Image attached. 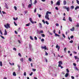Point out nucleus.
Here are the masks:
<instances>
[{
	"label": "nucleus",
	"mask_w": 79,
	"mask_h": 79,
	"mask_svg": "<svg viewBox=\"0 0 79 79\" xmlns=\"http://www.w3.org/2000/svg\"><path fill=\"white\" fill-rule=\"evenodd\" d=\"M58 67H61V69H62V68H64V67L62 66L61 65H60V66H58Z\"/></svg>",
	"instance_id": "nucleus-36"
},
{
	"label": "nucleus",
	"mask_w": 79,
	"mask_h": 79,
	"mask_svg": "<svg viewBox=\"0 0 79 79\" xmlns=\"http://www.w3.org/2000/svg\"><path fill=\"white\" fill-rule=\"evenodd\" d=\"M38 15H39V18H40L41 17V15H39V14H38Z\"/></svg>",
	"instance_id": "nucleus-53"
},
{
	"label": "nucleus",
	"mask_w": 79,
	"mask_h": 79,
	"mask_svg": "<svg viewBox=\"0 0 79 79\" xmlns=\"http://www.w3.org/2000/svg\"><path fill=\"white\" fill-rule=\"evenodd\" d=\"M67 49V48H64V51H65H65H66V50Z\"/></svg>",
	"instance_id": "nucleus-57"
},
{
	"label": "nucleus",
	"mask_w": 79,
	"mask_h": 79,
	"mask_svg": "<svg viewBox=\"0 0 79 79\" xmlns=\"http://www.w3.org/2000/svg\"><path fill=\"white\" fill-rule=\"evenodd\" d=\"M69 21H70V22H72V21H73L72 18L70 17H69Z\"/></svg>",
	"instance_id": "nucleus-10"
},
{
	"label": "nucleus",
	"mask_w": 79,
	"mask_h": 79,
	"mask_svg": "<svg viewBox=\"0 0 79 79\" xmlns=\"http://www.w3.org/2000/svg\"><path fill=\"white\" fill-rule=\"evenodd\" d=\"M23 75H24V76H26V72H25L24 73Z\"/></svg>",
	"instance_id": "nucleus-31"
},
{
	"label": "nucleus",
	"mask_w": 79,
	"mask_h": 79,
	"mask_svg": "<svg viewBox=\"0 0 79 79\" xmlns=\"http://www.w3.org/2000/svg\"><path fill=\"white\" fill-rule=\"evenodd\" d=\"M37 10V8H35L34 10V13H36V11H37V10Z\"/></svg>",
	"instance_id": "nucleus-27"
},
{
	"label": "nucleus",
	"mask_w": 79,
	"mask_h": 79,
	"mask_svg": "<svg viewBox=\"0 0 79 79\" xmlns=\"http://www.w3.org/2000/svg\"><path fill=\"white\" fill-rule=\"evenodd\" d=\"M76 27H79V23L77 24L76 26Z\"/></svg>",
	"instance_id": "nucleus-40"
},
{
	"label": "nucleus",
	"mask_w": 79,
	"mask_h": 79,
	"mask_svg": "<svg viewBox=\"0 0 79 79\" xmlns=\"http://www.w3.org/2000/svg\"><path fill=\"white\" fill-rule=\"evenodd\" d=\"M41 36H42V37H45V34H41Z\"/></svg>",
	"instance_id": "nucleus-25"
},
{
	"label": "nucleus",
	"mask_w": 79,
	"mask_h": 79,
	"mask_svg": "<svg viewBox=\"0 0 79 79\" xmlns=\"http://www.w3.org/2000/svg\"><path fill=\"white\" fill-rule=\"evenodd\" d=\"M4 35H7V31L6 30V29L4 30Z\"/></svg>",
	"instance_id": "nucleus-8"
},
{
	"label": "nucleus",
	"mask_w": 79,
	"mask_h": 79,
	"mask_svg": "<svg viewBox=\"0 0 79 79\" xmlns=\"http://www.w3.org/2000/svg\"><path fill=\"white\" fill-rule=\"evenodd\" d=\"M69 75V74H68V73H66L65 75V77H67Z\"/></svg>",
	"instance_id": "nucleus-19"
},
{
	"label": "nucleus",
	"mask_w": 79,
	"mask_h": 79,
	"mask_svg": "<svg viewBox=\"0 0 79 79\" xmlns=\"http://www.w3.org/2000/svg\"><path fill=\"white\" fill-rule=\"evenodd\" d=\"M13 50H15V51H16V48H13Z\"/></svg>",
	"instance_id": "nucleus-44"
},
{
	"label": "nucleus",
	"mask_w": 79,
	"mask_h": 79,
	"mask_svg": "<svg viewBox=\"0 0 79 79\" xmlns=\"http://www.w3.org/2000/svg\"><path fill=\"white\" fill-rule=\"evenodd\" d=\"M39 27H40V28H42V24L40 23H39Z\"/></svg>",
	"instance_id": "nucleus-13"
},
{
	"label": "nucleus",
	"mask_w": 79,
	"mask_h": 79,
	"mask_svg": "<svg viewBox=\"0 0 79 79\" xmlns=\"http://www.w3.org/2000/svg\"><path fill=\"white\" fill-rule=\"evenodd\" d=\"M40 33H44V31H40Z\"/></svg>",
	"instance_id": "nucleus-62"
},
{
	"label": "nucleus",
	"mask_w": 79,
	"mask_h": 79,
	"mask_svg": "<svg viewBox=\"0 0 79 79\" xmlns=\"http://www.w3.org/2000/svg\"><path fill=\"white\" fill-rule=\"evenodd\" d=\"M14 23L15 25L18 26V25H17V24H16V22H14Z\"/></svg>",
	"instance_id": "nucleus-34"
},
{
	"label": "nucleus",
	"mask_w": 79,
	"mask_h": 79,
	"mask_svg": "<svg viewBox=\"0 0 79 79\" xmlns=\"http://www.w3.org/2000/svg\"><path fill=\"white\" fill-rule=\"evenodd\" d=\"M79 6H76V7H75V10H77V9H79Z\"/></svg>",
	"instance_id": "nucleus-18"
},
{
	"label": "nucleus",
	"mask_w": 79,
	"mask_h": 79,
	"mask_svg": "<svg viewBox=\"0 0 79 79\" xmlns=\"http://www.w3.org/2000/svg\"><path fill=\"white\" fill-rule=\"evenodd\" d=\"M45 55H48V54L46 52V51H45Z\"/></svg>",
	"instance_id": "nucleus-61"
},
{
	"label": "nucleus",
	"mask_w": 79,
	"mask_h": 79,
	"mask_svg": "<svg viewBox=\"0 0 79 79\" xmlns=\"http://www.w3.org/2000/svg\"><path fill=\"white\" fill-rule=\"evenodd\" d=\"M0 33L1 35H3V33L2 32V31H1V30H0Z\"/></svg>",
	"instance_id": "nucleus-38"
},
{
	"label": "nucleus",
	"mask_w": 79,
	"mask_h": 79,
	"mask_svg": "<svg viewBox=\"0 0 79 79\" xmlns=\"http://www.w3.org/2000/svg\"><path fill=\"white\" fill-rule=\"evenodd\" d=\"M32 4H29L28 6V8H31L32 6Z\"/></svg>",
	"instance_id": "nucleus-12"
},
{
	"label": "nucleus",
	"mask_w": 79,
	"mask_h": 79,
	"mask_svg": "<svg viewBox=\"0 0 79 79\" xmlns=\"http://www.w3.org/2000/svg\"><path fill=\"white\" fill-rule=\"evenodd\" d=\"M33 74V72H31V73L30 74V76H32Z\"/></svg>",
	"instance_id": "nucleus-39"
},
{
	"label": "nucleus",
	"mask_w": 79,
	"mask_h": 79,
	"mask_svg": "<svg viewBox=\"0 0 79 79\" xmlns=\"http://www.w3.org/2000/svg\"><path fill=\"white\" fill-rule=\"evenodd\" d=\"M0 66H2V61H0Z\"/></svg>",
	"instance_id": "nucleus-23"
},
{
	"label": "nucleus",
	"mask_w": 79,
	"mask_h": 79,
	"mask_svg": "<svg viewBox=\"0 0 79 79\" xmlns=\"http://www.w3.org/2000/svg\"><path fill=\"white\" fill-rule=\"evenodd\" d=\"M52 12H50L49 11H47L46 13V15L45 16V19H48L49 20L50 19H49V15L48 14H51Z\"/></svg>",
	"instance_id": "nucleus-1"
},
{
	"label": "nucleus",
	"mask_w": 79,
	"mask_h": 79,
	"mask_svg": "<svg viewBox=\"0 0 79 79\" xmlns=\"http://www.w3.org/2000/svg\"><path fill=\"white\" fill-rule=\"evenodd\" d=\"M4 26L6 28V29H8L9 28H10V24L8 23H7L6 24H4Z\"/></svg>",
	"instance_id": "nucleus-2"
},
{
	"label": "nucleus",
	"mask_w": 79,
	"mask_h": 79,
	"mask_svg": "<svg viewBox=\"0 0 79 79\" xmlns=\"http://www.w3.org/2000/svg\"><path fill=\"white\" fill-rule=\"evenodd\" d=\"M47 24V25H48V24H49V23H48V21H46L45 22Z\"/></svg>",
	"instance_id": "nucleus-28"
},
{
	"label": "nucleus",
	"mask_w": 79,
	"mask_h": 79,
	"mask_svg": "<svg viewBox=\"0 0 79 79\" xmlns=\"http://www.w3.org/2000/svg\"><path fill=\"white\" fill-rule=\"evenodd\" d=\"M56 47V48H58L57 50L58 51H59V50H60V46H58V44H57Z\"/></svg>",
	"instance_id": "nucleus-5"
},
{
	"label": "nucleus",
	"mask_w": 79,
	"mask_h": 79,
	"mask_svg": "<svg viewBox=\"0 0 79 79\" xmlns=\"http://www.w3.org/2000/svg\"><path fill=\"white\" fill-rule=\"evenodd\" d=\"M55 9L56 10H58V7H55Z\"/></svg>",
	"instance_id": "nucleus-55"
},
{
	"label": "nucleus",
	"mask_w": 79,
	"mask_h": 79,
	"mask_svg": "<svg viewBox=\"0 0 79 79\" xmlns=\"http://www.w3.org/2000/svg\"><path fill=\"white\" fill-rule=\"evenodd\" d=\"M5 5L6 8V9H8V5H7L6 3H5Z\"/></svg>",
	"instance_id": "nucleus-11"
},
{
	"label": "nucleus",
	"mask_w": 79,
	"mask_h": 79,
	"mask_svg": "<svg viewBox=\"0 0 79 79\" xmlns=\"http://www.w3.org/2000/svg\"><path fill=\"white\" fill-rule=\"evenodd\" d=\"M30 25V24L29 23H28V24H27L26 25V26H29V25Z\"/></svg>",
	"instance_id": "nucleus-41"
},
{
	"label": "nucleus",
	"mask_w": 79,
	"mask_h": 79,
	"mask_svg": "<svg viewBox=\"0 0 79 79\" xmlns=\"http://www.w3.org/2000/svg\"><path fill=\"white\" fill-rule=\"evenodd\" d=\"M41 42H44V39H42L41 40Z\"/></svg>",
	"instance_id": "nucleus-46"
},
{
	"label": "nucleus",
	"mask_w": 79,
	"mask_h": 79,
	"mask_svg": "<svg viewBox=\"0 0 79 79\" xmlns=\"http://www.w3.org/2000/svg\"><path fill=\"white\" fill-rule=\"evenodd\" d=\"M32 70L33 71H36V69H33Z\"/></svg>",
	"instance_id": "nucleus-51"
},
{
	"label": "nucleus",
	"mask_w": 79,
	"mask_h": 79,
	"mask_svg": "<svg viewBox=\"0 0 79 79\" xmlns=\"http://www.w3.org/2000/svg\"><path fill=\"white\" fill-rule=\"evenodd\" d=\"M1 38L3 39H5V37H4L3 36H1Z\"/></svg>",
	"instance_id": "nucleus-52"
},
{
	"label": "nucleus",
	"mask_w": 79,
	"mask_h": 79,
	"mask_svg": "<svg viewBox=\"0 0 79 79\" xmlns=\"http://www.w3.org/2000/svg\"><path fill=\"white\" fill-rule=\"evenodd\" d=\"M18 42L19 43V44H21V41L20 40H18Z\"/></svg>",
	"instance_id": "nucleus-47"
},
{
	"label": "nucleus",
	"mask_w": 79,
	"mask_h": 79,
	"mask_svg": "<svg viewBox=\"0 0 79 79\" xmlns=\"http://www.w3.org/2000/svg\"><path fill=\"white\" fill-rule=\"evenodd\" d=\"M9 64H10V65H11V66H12V65H15V64L14 63H12V64L11 63L9 62Z\"/></svg>",
	"instance_id": "nucleus-20"
},
{
	"label": "nucleus",
	"mask_w": 79,
	"mask_h": 79,
	"mask_svg": "<svg viewBox=\"0 0 79 79\" xmlns=\"http://www.w3.org/2000/svg\"><path fill=\"white\" fill-rule=\"evenodd\" d=\"M56 5H60V0H59L57 2Z\"/></svg>",
	"instance_id": "nucleus-7"
},
{
	"label": "nucleus",
	"mask_w": 79,
	"mask_h": 79,
	"mask_svg": "<svg viewBox=\"0 0 79 79\" xmlns=\"http://www.w3.org/2000/svg\"><path fill=\"white\" fill-rule=\"evenodd\" d=\"M13 76H16V73L14 72H13Z\"/></svg>",
	"instance_id": "nucleus-16"
},
{
	"label": "nucleus",
	"mask_w": 79,
	"mask_h": 79,
	"mask_svg": "<svg viewBox=\"0 0 79 79\" xmlns=\"http://www.w3.org/2000/svg\"><path fill=\"white\" fill-rule=\"evenodd\" d=\"M77 3H78V4H79V1H77Z\"/></svg>",
	"instance_id": "nucleus-64"
},
{
	"label": "nucleus",
	"mask_w": 79,
	"mask_h": 79,
	"mask_svg": "<svg viewBox=\"0 0 79 79\" xmlns=\"http://www.w3.org/2000/svg\"><path fill=\"white\" fill-rule=\"evenodd\" d=\"M29 47L31 48L32 47V45H31V44H29Z\"/></svg>",
	"instance_id": "nucleus-37"
},
{
	"label": "nucleus",
	"mask_w": 79,
	"mask_h": 79,
	"mask_svg": "<svg viewBox=\"0 0 79 79\" xmlns=\"http://www.w3.org/2000/svg\"><path fill=\"white\" fill-rule=\"evenodd\" d=\"M73 42V40H71V41H69V43H72Z\"/></svg>",
	"instance_id": "nucleus-48"
},
{
	"label": "nucleus",
	"mask_w": 79,
	"mask_h": 79,
	"mask_svg": "<svg viewBox=\"0 0 79 79\" xmlns=\"http://www.w3.org/2000/svg\"><path fill=\"white\" fill-rule=\"evenodd\" d=\"M71 77L72 79H74V77L73 76H72Z\"/></svg>",
	"instance_id": "nucleus-56"
},
{
	"label": "nucleus",
	"mask_w": 79,
	"mask_h": 79,
	"mask_svg": "<svg viewBox=\"0 0 79 79\" xmlns=\"http://www.w3.org/2000/svg\"><path fill=\"white\" fill-rule=\"evenodd\" d=\"M74 7L73 6H71V8H72V9H74Z\"/></svg>",
	"instance_id": "nucleus-42"
},
{
	"label": "nucleus",
	"mask_w": 79,
	"mask_h": 79,
	"mask_svg": "<svg viewBox=\"0 0 79 79\" xmlns=\"http://www.w3.org/2000/svg\"><path fill=\"white\" fill-rule=\"evenodd\" d=\"M29 20L30 22H31V23H32V24H34V21H33L32 20V18H30L29 19Z\"/></svg>",
	"instance_id": "nucleus-6"
},
{
	"label": "nucleus",
	"mask_w": 79,
	"mask_h": 79,
	"mask_svg": "<svg viewBox=\"0 0 79 79\" xmlns=\"http://www.w3.org/2000/svg\"><path fill=\"white\" fill-rule=\"evenodd\" d=\"M73 53L74 54H77V52H75V51H73Z\"/></svg>",
	"instance_id": "nucleus-50"
},
{
	"label": "nucleus",
	"mask_w": 79,
	"mask_h": 79,
	"mask_svg": "<svg viewBox=\"0 0 79 79\" xmlns=\"http://www.w3.org/2000/svg\"><path fill=\"white\" fill-rule=\"evenodd\" d=\"M71 31H74V27H73V28L70 29Z\"/></svg>",
	"instance_id": "nucleus-15"
},
{
	"label": "nucleus",
	"mask_w": 79,
	"mask_h": 79,
	"mask_svg": "<svg viewBox=\"0 0 79 79\" xmlns=\"http://www.w3.org/2000/svg\"><path fill=\"white\" fill-rule=\"evenodd\" d=\"M70 37L71 39H73V38H74V36L72 35L70 36Z\"/></svg>",
	"instance_id": "nucleus-33"
},
{
	"label": "nucleus",
	"mask_w": 79,
	"mask_h": 79,
	"mask_svg": "<svg viewBox=\"0 0 79 79\" xmlns=\"http://www.w3.org/2000/svg\"><path fill=\"white\" fill-rule=\"evenodd\" d=\"M14 9H15V10H17V7L16 6H14Z\"/></svg>",
	"instance_id": "nucleus-26"
},
{
	"label": "nucleus",
	"mask_w": 79,
	"mask_h": 79,
	"mask_svg": "<svg viewBox=\"0 0 79 79\" xmlns=\"http://www.w3.org/2000/svg\"><path fill=\"white\" fill-rule=\"evenodd\" d=\"M37 3V0H35V1H34V5H36V3Z\"/></svg>",
	"instance_id": "nucleus-17"
},
{
	"label": "nucleus",
	"mask_w": 79,
	"mask_h": 79,
	"mask_svg": "<svg viewBox=\"0 0 79 79\" xmlns=\"http://www.w3.org/2000/svg\"><path fill=\"white\" fill-rule=\"evenodd\" d=\"M56 26H59V24H58V23H56Z\"/></svg>",
	"instance_id": "nucleus-54"
},
{
	"label": "nucleus",
	"mask_w": 79,
	"mask_h": 79,
	"mask_svg": "<svg viewBox=\"0 0 79 79\" xmlns=\"http://www.w3.org/2000/svg\"><path fill=\"white\" fill-rule=\"evenodd\" d=\"M66 70L67 73H69V70L68 69H66Z\"/></svg>",
	"instance_id": "nucleus-29"
},
{
	"label": "nucleus",
	"mask_w": 79,
	"mask_h": 79,
	"mask_svg": "<svg viewBox=\"0 0 79 79\" xmlns=\"http://www.w3.org/2000/svg\"><path fill=\"white\" fill-rule=\"evenodd\" d=\"M42 21L43 23H44V24H45V21L44 20H43Z\"/></svg>",
	"instance_id": "nucleus-43"
},
{
	"label": "nucleus",
	"mask_w": 79,
	"mask_h": 79,
	"mask_svg": "<svg viewBox=\"0 0 79 79\" xmlns=\"http://www.w3.org/2000/svg\"><path fill=\"white\" fill-rule=\"evenodd\" d=\"M34 38L35 40H37V37H36V36H35Z\"/></svg>",
	"instance_id": "nucleus-59"
},
{
	"label": "nucleus",
	"mask_w": 79,
	"mask_h": 79,
	"mask_svg": "<svg viewBox=\"0 0 79 79\" xmlns=\"http://www.w3.org/2000/svg\"><path fill=\"white\" fill-rule=\"evenodd\" d=\"M28 60L30 61H32V59L31 58H29Z\"/></svg>",
	"instance_id": "nucleus-35"
},
{
	"label": "nucleus",
	"mask_w": 79,
	"mask_h": 79,
	"mask_svg": "<svg viewBox=\"0 0 79 79\" xmlns=\"http://www.w3.org/2000/svg\"><path fill=\"white\" fill-rule=\"evenodd\" d=\"M15 34H18V32H17V31H15Z\"/></svg>",
	"instance_id": "nucleus-63"
},
{
	"label": "nucleus",
	"mask_w": 79,
	"mask_h": 79,
	"mask_svg": "<svg viewBox=\"0 0 79 79\" xmlns=\"http://www.w3.org/2000/svg\"><path fill=\"white\" fill-rule=\"evenodd\" d=\"M55 32H56V30H53V33L54 34H56V33H55Z\"/></svg>",
	"instance_id": "nucleus-45"
},
{
	"label": "nucleus",
	"mask_w": 79,
	"mask_h": 79,
	"mask_svg": "<svg viewBox=\"0 0 79 79\" xmlns=\"http://www.w3.org/2000/svg\"><path fill=\"white\" fill-rule=\"evenodd\" d=\"M41 48H42V49H44L45 50H47V47H46V46H45L44 47L42 46Z\"/></svg>",
	"instance_id": "nucleus-9"
},
{
	"label": "nucleus",
	"mask_w": 79,
	"mask_h": 79,
	"mask_svg": "<svg viewBox=\"0 0 79 79\" xmlns=\"http://www.w3.org/2000/svg\"><path fill=\"white\" fill-rule=\"evenodd\" d=\"M30 38L31 40H33V38H32V36H30Z\"/></svg>",
	"instance_id": "nucleus-24"
},
{
	"label": "nucleus",
	"mask_w": 79,
	"mask_h": 79,
	"mask_svg": "<svg viewBox=\"0 0 79 79\" xmlns=\"http://www.w3.org/2000/svg\"><path fill=\"white\" fill-rule=\"evenodd\" d=\"M73 65H74V66H76V64L75 63H74L73 64Z\"/></svg>",
	"instance_id": "nucleus-60"
},
{
	"label": "nucleus",
	"mask_w": 79,
	"mask_h": 79,
	"mask_svg": "<svg viewBox=\"0 0 79 79\" xmlns=\"http://www.w3.org/2000/svg\"><path fill=\"white\" fill-rule=\"evenodd\" d=\"M55 36L56 37H60V35L58 34H57L56 33H55Z\"/></svg>",
	"instance_id": "nucleus-14"
},
{
	"label": "nucleus",
	"mask_w": 79,
	"mask_h": 79,
	"mask_svg": "<svg viewBox=\"0 0 79 79\" xmlns=\"http://www.w3.org/2000/svg\"><path fill=\"white\" fill-rule=\"evenodd\" d=\"M20 61H22V62H23L24 61V59H23V58H21V59H20Z\"/></svg>",
	"instance_id": "nucleus-22"
},
{
	"label": "nucleus",
	"mask_w": 79,
	"mask_h": 79,
	"mask_svg": "<svg viewBox=\"0 0 79 79\" xmlns=\"http://www.w3.org/2000/svg\"><path fill=\"white\" fill-rule=\"evenodd\" d=\"M18 55H19V56L20 57H21V56H22L21 54V53H19Z\"/></svg>",
	"instance_id": "nucleus-30"
},
{
	"label": "nucleus",
	"mask_w": 79,
	"mask_h": 79,
	"mask_svg": "<svg viewBox=\"0 0 79 79\" xmlns=\"http://www.w3.org/2000/svg\"><path fill=\"white\" fill-rule=\"evenodd\" d=\"M74 58L75 60H76V59H77V58H78L77 57V56H74Z\"/></svg>",
	"instance_id": "nucleus-49"
},
{
	"label": "nucleus",
	"mask_w": 79,
	"mask_h": 79,
	"mask_svg": "<svg viewBox=\"0 0 79 79\" xmlns=\"http://www.w3.org/2000/svg\"><path fill=\"white\" fill-rule=\"evenodd\" d=\"M18 67L19 68V69H20V68H21V66H20L19 65H18Z\"/></svg>",
	"instance_id": "nucleus-32"
},
{
	"label": "nucleus",
	"mask_w": 79,
	"mask_h": 79,
	"mask_svg": "<svg viewBox=\"0 0 79 79\" xmlns=\"http://www.w3.org/2000/svg\"><path fill=\"white\" fill-rule=\"evenodd\" d=\"M63 8H64V9H65V10H67V11H69V7H67L66 6H63Z\"/></svg>",
	"instance_id": "nucleus-3"
},
{
	"label": "nucleus",
	"mask_w": 79,
	"mask_h": 79,
	"mask_svg": "<svg viewBox=\"0 0 79 79\" xmlns=\"http://www.w3.org/2000/svg\"><path fill=\"white\" fill-rule=\"evenodd\" d=\"M63 3H64V5H66V1H64L63 2Z\"/></svg>",
	"instance_id": "nucleus-21"
},
{
	"label": "nucleus",
	"mask_w": 79,
	"mask_h": 79,
	"mask_svg": "<svg viewBox=\"0 0 79 79\" xmlns=\"http://www.w3.org/2000/svg\"><path fill=\"white\" fill-rule=\"evenodd\" d=\"M62 35H63V36L64 37V38H65V37H66L65 36V35H64V34H62Z\"/></svg>",
	"instance_id": "nucleus-58"
},
{
	"label": "nucleus",
	"mask_w": 79,
	"mask_h": 79,
	"mask_svg": "<svg viewBox=\"0 0 79 79\" xmlns=\"http://www.w3.org/2000/svg\"><path fill=\"white\" fill-rule=\"evenodd\" d=\"M58 63H59V64H58V66H60L62 64H63V62L61 61H59L58 62Z\"/></svg>",
	"instance_id": "nucleus-4"
}]
</instances>
